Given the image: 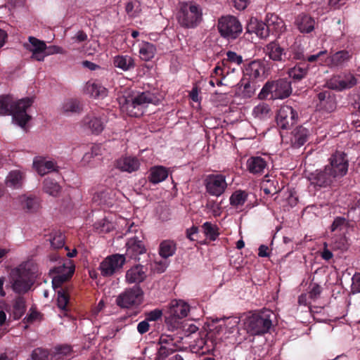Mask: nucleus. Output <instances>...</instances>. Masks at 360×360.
I'll use <instances>...</instances> for the list:
<instances>
[{"label": "nucleus", "mask_w": 360, "mask_h": 360, "mask_svg": "<svg viewBox=\"0 0 360 360\" xmlns=\"http://www.w3.org/2000/svg\"><path fill=\"white\" fill-rule=\"evenodd\" d=\"M352 56V53L347 50L339 51L329 55V68H342L350 60Z\"/></svg>", "instance_id": "nucleus-26"}, {"label": "nucleus", "mask_w": 360, "mask_h": 360, "mask_svg": "<svg viewBox=\"0 0 360 360\" xmlns=\"http://www.w3.org/2000/svg\"><path fill=\"white\" fill-rule=\"evenodd\" d=\"M176 251V244L174 241L166 240H163L159 247V254L165 259L172 256Z\"/></svg>", "instance_id": "nucleus-43"}, {"label": "nucleus", "mask_w": 360, "mask_h": 360, "mask_svg": "<svg viewBox=\"0 0 360 360\" xmlns=\"http://www.w3.org/2000/svg\"><path fill=\"white\" fill-rule=\"evenodd\" d=\"M15 200L26 213H36L41 208L40 200L33 195H21Z\"/></svg>", "instance_id": "nucleus-18"}, {"label": "nucleus", "mask_w": 360, "mask_h": 360, "mask_svg": "<svg viewBox=\"0 0 360 360\" xmlns=\"http://www.w3.org/2000/svg\"><path fill=\"white\" fill-rule=\"evenodd\" d=\"M356 84L357 79L350 72L334 75L327 82V86L330 89L338 91L350 89Z\"/></svg>", "instance_id": "nucleus-13"}, {"label": "nucleus", "mask_w": 360, "mask_h": 360, "mask_svg": "<svg viewBox=\"0 0 360 360\" xmlns=\"http://www.w3.org/2000/svg\"><path fill=\"white\" fill-rule=\"evenodd\" d=\"M272 315L273 313L269 310L248 314L243 320L244 328L251 335L265 334L272 326Z\"/></svg>", "instance_id": "nucleus-5"}, {"label": "nucleus", "mask_w": 360, "mask_h": 360, "mask_svg": "<svg viewBox=\"0 0 360 360\" xmlns=\"http://www.w3.org/2000/svg\"><path fill=\"white\" fill-rule=\"evenodd\" d=\"M49 240L53 248H60L64 245L65 237L60 232H56L51 235Z\"/></svg>", "instance_id": "nucleus-51"}, {"label": "nucleus", "mask_w": 360, "mask_h": 360, "mask_svg": "<svg viewBox=\"0 0 360 360\" xmlns=\"http://www.w3.org/2000/svg\"><path fill=\"white\" fill-rule=\"evenodd\" d=\"M292 92L291 84L285 79H281L271 83H266L261 91V94L267 96L271 94L273 99H283L288 97Z\"/></svg>", "instance_id": "nucleus-9"}, {"label": "nucleus", "mask_w": 360, "mask_h": 360, "mask_svg": "<svg viewBox=\"0 0 360 360\" xmlns=\"http://www.w3.org/2000/svg\"><path fill=\"white\" fill-rule=\"evenodd\" d=\"M37 273V266L32 262L22 264L13 270L11 278L13 291L19 294L27 292L33 284Z\"/></svg>", "instance_id": "nucleus-4"}, {"label": "nucleus", "mask_w": 360, "mask_h": 360, "mask_svg": "<svg viewBox=\"0 0 360 360\" xmlns=\"http://www.w3.org/2000/svg\"><path fill=\"white\" fill-rule=\"evenodd\" d=\"M125 11L130 17H136L141 11V4L138 1H129L126 4Z\"/></svg>", "instance_id": "nucleus-49"}, {"label": "nucleus", "mask_w": 360, "mask_h": 360, "mask_svg": "<svg viewBox=\"0 0 360 360\" xmlns=\"http://www.w3.org/2000/svg\"><path fill=\"white\" fill-rule=\"evenodd\" d=\"M75 266L70 260H68L62 265L50 270L52 275V285L55 290H57V304L62 310H67V305L69 302V295L67 291L60 288L63 283L68 280L73 274Z\"/></svg>", "instance_id": "nucleus-3"}, {"label": "nucleus", "mask_w": 360, "mask_h": 360, "mask_svg": "<svg viewBox=\"0 0 360 360\" xmlns=\"http://www.w3.org/2000/svg\"><path fill=\"white\" fill-rule=\"evenodd\" d=\"M307 65L299 63L289 70L288 75L293 79L300 80L307 75Z\"/></svg>", "instance_id": "nucleus-44"}, {"label": "nucleus", "mask_w": 360, "mask_h": 360, "mask_svg": "<svg viewBox=\"0 0 360 360\" xmlns=\"http://www.w3.org/2000/svg\"><path fill=\"white\" fill-rule=\"evenodd\" d=\"M25 172L20 169L11 171L6 178V185L7 187L18 189L20 188L25 181Z\"/></svg>", "instance_id": "nucleus-28"}, {"label": "nucleus", "mask_w": 360, "mask_h": 360, "mask_svg": "<svg viewBox=\"0 0 360 360\" xmlns=\"http://www.w3.org/2000/svg\"><path fill=\"white\" fill-rule=\"evenodd\" d=\"M271 110L265 103H260L252 109V115L259 120H266L271 116Z\"/></svg>", "instance_id": "nucleus-39"}, {"label": "nucleus", "mask_w": 360, "mask_h": 360, "mask_svg": "<svg viewBox=\"0 0 360 360\" xmlns=\"http://www.w3.org/2000/svg\"><path fill=\"white\" fill-rule=\"evenodd\" d=\"M321 287L316 284V283H312L310 285V290H309V297L311 298H316L317 297L321 292Z\"/></svg>", "instance_id": "nucleus-62"}, {"label": "nucleus", "mask_w": 360, "mask_h": 360, "mask_svg": "<svg viewBox=\"0 0 360 360\" xmlns=\"http://www.w3.org/2000/svg\"><path fill=\"white\" fill-rule=\"evenodd\" d=\"M113 65L123 71H129L135 67L134 59L128 55H118L113 58Z\"/></svg>", "instance_id": "nucleus-33"}, {"label": "nucleus", "mask_w": 360, "mask_h": 360, "mask_svg": "<svg viewBox=\"0 0 360 360\" xmlns=\"http://www.w3.org/2000/svg\"><path fill=\"white\" fill-rule=\"evenodd\" d=\"M61 110L64 114L78 113L82 110L80 102L75 99L65 100L61 106Z\"/></svg>", "instance_id": "nucleus-40"}, {"label": "nucleus", "mask_w": 360, "mask_h": 360, "mask_svg": "<svg viewBox=\"0 0 360 360\" xmlns=\"http://www.w3.org/2000/svg\"><path fill=\"white\" fill-rule=\"evenodd\" d=\"M98 45L96 41L86 44L84 47V53L87 56H93L98 51Z\"/></svg>", "instance_id": "nucleus-58"}, {"label": "nucleus", "mask_w": 360, "mask_h": 360, "mask_svg": "<svg viewBox=\"0 0 360 360\" xmlns=\"http://www.w3.org/2000/svg\"><path fill=\"white\" fill-rule=\"evenodd\" d=\"M248 198V194L243 191H236L230 197V204L238 208L243 206L246 202Z\"/></svg>", "instance_id": "nucleus-45"}, {"label": "nucleus", "mask_w": 360, "mask_h": 360, "mask_svg": "<svg viewBox=\"0 0 360 360\" xmlns=\"http://www.w3.org/2000/svg\"><path fill=\"white\" fill-rule=\"evenodd\" d=\"M266 23L269 32L276 34L282 33L285 29L283 20L275 14H268Z\"/></svg>", "instance_id": "nucleus-31"}, {"label": "nucleus", "mask_w": 360, "mask_h": 360, "mask_svg": "<svg viewBox=\"0 0 360 360\" xmlns=\"http://www.w3.org/2000/svg\"><path fill=\"white\" fill-rule=\"evenodd\" d=\"M87 39V34L82 30L78 31L75 36L71 37L72 43H81Z\"/></svg>", "instance_id": "nucleus-61"}, {"label": "nucleus", "mask_w": 360, "mask_h": 360, "mask_svg": "<svg viewBox=\"0 0 360 360\" xmlns=\"http://www.w3.org/2000/svg\"><path fill=\"white\" fill-rule=\"evenodd\" d=\"M315 20L307 14L302 13L295 20V25L302 33H310L315 28Z\"/></svg>", "instance_id": "nucleus-27"}, {"label": "nucleus", "mask_w": 360, "mask_h": 360, "mask_svg": "<svg viewBox=\"0 0 360 360\" xmlns=\"http://www.w3.org/2000/svg\"><path fill=\"white\" fill-rule=\"evenodd\" d=\"M306 60L309 63H315L319 65L329 68V55L326 50L310 55L306 58Z\"/></svg>", "instance_id": "nucleus-41"}, {"label": "nucleus", "mask_w": 360, "mask_h": 360, "mask_svg": "<svg viewBox=\"0 0 360 360\" xmlns=\"http://www.w3.org/2000/svg\"><path fill=\"white\" fill-rule=\"evenodd\" d=\"M110 198V193L108 190L100 191L97 193L94 197V200H99L100 204L108 203V200Z\"/></svg>", "instance_id": "nucleus-55"}, {"label": "nucleus", "mask_w": 360, "mask_h": 360, "mask_svg": "<svg viewBox=\"0 0 360 360\" xmlns=\"http://www.w3.org/2000/svg\"><path fill=\"white\" fill-rule=\"evenodd\" d=\"M174 351V347H169L166 345L160 346L158 352V360H164L169 355L172 354Z\"/></svg>", "instance_id": "nucleus-53"}, {"label": "nucleus", "mask_w": 360, "mask_h": 360, "mask_svg": "<svg viewBox=\"0 0 360 360\" xmlns=\"http://www.w3.org/2000/svg\"><path fill=\"white\" fill-rule=\"evenodd\" d=\"M143 292L139 286L126 289L116 298L117 304L122 308H129L141 304Z\"/></svg>", "instance_id": "nucleus-10"}, {"label": "nucleus", "mask_w": 360, "mask_h": 360, "mask_svg": "<svg viewBox=\"0 0 360 360\" xmlns=\"http://www.w3.org/2000/svg\"><path fill=\"white\" fill-rule=\"evenodd\" d=\"M245 74L252 79L261 78L264 74V67L259 60H254L245 68Z\"/></svg>", "instance_id": "nucleus-35"}, {"label": "nucleus", "mask_w": 360, "mask_h": 360, "mask_svg": "<svg viewBox=\"0 0 360 360\" xmlns=\"http://www.w3.org/2000/svg\"><path fill=\"white\" fill-rule=\"evenodd\" d=\"M218 30L220 34L228 39H236L242 32V25L234 16L226 15L218 20Z\"/></svg>", "instance_id": "nucleus-8"}, {"label": "nucleus", "mask_w": 360, "mask_h": 360, "mask_svg": "<svg viewBox=\"0 0 360 360\" xmlns=\"http://www.w3.org/2000/svg\"><path fill=\"white\" fill-rule=\"evenodd\" d=\"M32 359L33 360H50V353L47 349L37 348L32 352Z\"/></svg>", "instance_id": "nucleus-52"}, {"label": "nucleus", "mask_w": 360, "mask_h": 360, "mask_svg": "<svg viewBox=\"0 0 360 360\" xmlns=\"http://www.w3.org/2000/svg\"><path fill=\"white\" fill-rule=\"evenodd\" d=\"M352 280V292L353 293L360 292V274H355Z\"/></svg>", "instance_id": "nucleus-59"}, {"label": "nucleus", "mask_w": 360, "mask_h": 360, "mask_svg": "<svg viewBox=\"0 0 360 360\" xmlns=\"http://www.w3.org/2000/svg\"><path fill=\"white\" fill-rule=\"evenodd\" d=\"M317 97L319 101L318 106L320 109L330 112L335 108L334 98L330 96L329 91L320 92Z\"/></svg>", "instance_id": "nucleus-36"}, {"label": "nucleus", "mask_w": 360, "mask_h": 360, "mask_svg": "<svg viewBox=\"0 0 360 360\" xmlns=\"http://www.w3.org/2000/svg\"><path fill=\"white\" fill-rule=\"evenodd\" d=\"M168 176V170L163 166H155L150 169L148 176V181L157 184L165 181Z\"/></svg>", "instance_id": "nucleus-32"}, {"label": "nucleus", "mask_w": 360, "mask_h": 360, "mask_svg": "<svg viewBox=\"0 0 360 360\" xmlns=\"http://www.w3.org/2000/svg\"><path fill=\"white\" fill-rule=\"evenodd\" d=\"M32 103V99L30 98L15 101L11 96H1L0 115H11L13 122L24 129L31 119V117L27 113V110Z\"/></svg>", "instance_id": "nucleus-1"}, {"label": "nucleus", "mask_w": 360, "mask_h": 360, "mask_svg": "<svg viewBox=\"0 0 360 360\" xmlns=\"http://www.w3.org/2000/svg\"><path fill=\"white\" fill-rule=\"evenodd\" d=\"M226 56H227L228 61L235 63L238 65H240L243 62L242 56L240 55H238L236 53H235L233 51H228L226 53Z\"/></svg>", "instance_id": "nucleus-56"}, {"label": "nucleus", "mask_w": 360, "mask_h": 360, "mask_svg": "<svg viewBox=\"0 0 360 360\" xmlns=\"http://www.w3.org/2000/svg\"><path fill=\"white\" fill-rule=\"evenodd\" d=\"M205 207L214 217H219L221 213V205L214 200H207Z\"/></svg>", "instance_id": "nucleus-50"}, {"label": "nucleus", "mask_w": 360, "mask_h": 360, "mask_svg": "<svg viewBox=\"0 0 360 360\" xmlns=\"http://www.w3.org/2000/svg\"><path fill=\"white\" fill-rule=\"evenodd\" d=\"M345 223V219L342 217H337L333 221L331 225L330 229L332 231H335L341 228Z\"/></svg>", "instance_id": "nucleus-64"}, {"label": "nucleus", "mask_w": 360, "mask_h": 360, "mask_svg": "<svg viewBox=\"0 0 360 360\" xmlns=\"http://www.w3.org/2000/svg\"><path fill=\"white\" fill-rule=\"evenodd\" d=\"M291 56V60H304V50L298 43H294L288 50V56Z\"/></svg>", "instance_id": "nucleus-46"}, {"label": "nucleus", "mask_w": 360, "mask_h": 360, "mask_svg": "<svg viewBox=\"0 0 360 360\" xmlns=\"http://www.w3.org/2000/svg\"><path fill=\"white\" fill-rule=\"evenodd\" d=\"M84 92L94 98H103L108 95V89L101 84L89 82L84 87Z\"/></svg>", "instance_id": "nucleus-30"}, {"label": "nucleus", "mask_w": 360, "mask_h": 360, "mask_svg": "<svg viewBox=\"0 0 360 360\" xmlns=\"http://www.w3.org/2000/svg\"><path fill=\"white\" fill-rule=\"evenodd\" d=\"M162 316V310L155 309L145 314L146 319L148 321H156Z\"/></svg>", "instance_id": "nucleus-54"}, {"label": "nucleus", "mask_w": 360, "mask_h": 360, "mask_svg": "<svg viewBox=\"0 0 360 360\" xmlns=\"http://www.w3.org/2000/svg\"><path fill=\"white\" fill-rule=\"evenodd\" d=\"M65 53L63 49L60 46L53 45L50 46H46V49L45 51V58L48 56L60 53L63 54Z\"/></svg>", "instance_id": "nucleus-57"}, {"label": "nucleus", "mask_w": 360, "mask_h": 360, "mask_svg": "<svg viewBox=\"0 0 360 360\" xmlns=\"http://www.w3.org/2000/svg\"><path fill=\"white\" fill-rule=\"evenodd\" d=\"M297 117V112L291 106L283 105L278 110L277 124L280 128L287 129L296 122Z\"/></svg>", "instance_id": "nucleus-15"}, {"label": "nucleus", "mask_w": 360, "mask_h": 360, "mask_svg": "<svg viewBox=\"0 0 360 360\" xmlns=\"http://www.w3.org/2000/svg\"><path fill=\"white\" fill-rule=\"evenodd\" d=\"M176 19L181 27L194 28L202 20V8L193 2L183 3L180 5L177 12Z\"/></svg>", "instance_id": "nucleus-6"}, {"label": "nucleus", "mask_w": 360, "mask_h": 360, "mask_svg": "<svg viewBox=\"0 0 360 360\" xmlns=\"http://www.w3.org/2000/svg\"><path fill=\"white\" fill-rule=\"evenodd\" d=\"M223 324L219 325V329L217 330V333L219 334L220 330H223V328H225L226 330H229V331L233 332V330L235 329L238 323L239 320L236 317H229L223 319Z\"/></svg>", "instance_id": "nucleus-48"}, {"label": "nucleus", "mask_w": 360, "mask_h": 360, "mask_svg": "<svg viewBox=\"0 0 360 360\" xmlns=\"http://www.w3.org/2000/svg\"><path fill=\"white\" fill-rule=\"evenodd\" d=\"M264 51L271 60L276 62H285L291 58V56H288V52L276 41L266 44Z\"/></svg>", "instance_id": "nucleus-17"}, {"label": "nucleus", "mask_w": 360, "mask_h": 360, "mask_svg": "<svg viewBox=\"0 0 360 360\" xmlns=\"http://www.w3.org/2000/svg\"><path fill=\"white\" fill-rule=\"evenodd\" d=\"M148 274V268L141 264H136L126 271L125 280L127 283H140L143 282Z\"/></svg>", "instance_id": "nucleus-22"}, {"label": "nucleus", "mask_w": 360, "mask_h": 360, "mask_svg": "<svg viewBox=\"0 0 360 360\" xmlns=\"http://www.w3.org/2000/svg\"><path fill=\"white\" fill-rule=\"evenodd\" d=\"M309 136V131L307 129L302 126L296 127L292 131V144L295 147H300L307 142Z\"/></svg>", "instance_id": "nucleus-34"}, {"label": "nucleus", "mask_w": 360, "mask_h": 360, "mask_svg": "<svg viewBox=\"0 0 360 360\" xmlns=\"http://www.w3.org/2000/svg\"><path fill=\"white\" fill-rule=\"evenodd\" d=\"M202 228L207 238L211 240H215L219 236L218 228L216 225L210 222H205Z\"/></svg>", "instance_id": "nucleus-47"}, {"label": "nucleus", "mask_w": 360, "mask_h": 360, "mask_svg": "<svg viewBox=\"0 0 360 360\" xmlns=\"http://www.w3.org/2000/svg\"><path fill=\"white\" fill-rule=\"evenodd\" d=\"M126 262L124 255L115 254L107 257L99 265V270L103 276H111L118 272Z\"/></svg>", "instance_id": "nucleus-12"}, {"label": "nucleus", "mask_w": 360, "mask_h": 360, "mask_svg": "<svg viewBox=\"0 0 360 360\" xmlns=\"http://www.w3.org/2000/svg\"><path fill=\"white\" fill-rule=\"evenodd\" d=\"M349 167L347 154L342 151H335L328 159L326 169L329 170L337 180L345 176Z\"/></svg>", "instance_id": "nucleus-7"}, {"label": "nucleus", "mask_w": 360, "mask_h": 360, "mask_svg": "<svg viewBox=\"0 0 360 360\" xmlns=\"http://www.w3.org/2000/svg\"><path fill=\"white\" fill-rule=\"evenodd\" d=\"M157 51L155 45L148 41H142L140 44V58L145 61H149L154 58Z\"/></svg>", "instance_id": "nucleus-38"}, {"label": "nucleus", "mask_w": 360, "mask_h": 360, "mask_svg": "<svg viewBox=\"0 0 360 360\" xmlns=\"http://www.w3.org/2000/svg\"><path fill=\"white\" fill-rule=\"evenodd\" d=\"M33 165L41 176H44L51 172L57 171L58 168L54 161L47 160L42 157L35 158L33 161Z\"/></svg>", "instance_id": "nucleus-25"}, {"label": "nucleus", "mask_w": 360, "mask_h": 360, "mask_svg": "<svg viewBox=\"0 0 360 360\" xmlns=\"http://www.w3.org/2000/svg\"><path fill=\"white\" fill-rule=\"evenodd\" d=\"M72 352L71 347L68 345L55 347L50 352V360H68L72 357Z\"/></svg>", "instance_id": "nucleus-37"}, {"label": "nucleus", "mask_w": 360, "mask_h": 360, "mask_svg": "<svg viewBox=\"0 0 360 360\" xmlns=\"http://www.w3.org/2000/svg\"><path fill=\"white\" fill-rule=\"evenodd\" d=\"M142 235L139 233V236H134L129 238L126 243V255L131 258L136 259V257L146 252V248L142 241Z\"/></svg>", "instance_id": "nucleus-20"}, {"label": "nucleus", "mask_w": 360, "mask_h": 360, "mask_svg": "<svg viewBox=\"0 0 360 360\" xmlns=\"http://www.w3.org/2000/svg\"><path fill=\"white\" fill-rule=\"evenodd\" d=\"M206 192L212 196L219 197L226 191L228 184L226 176L221 174L207 175L204 180Z\"/></svg>", "instance_id": "nucleus-11"}, {"label": "nucleus", "mask_w": 360, "mask_h": 360, "mask_svg": "<svg viewBox=\"0 0 360 360\" xmlns=\"http://www.w3.org/2000/svg\"><path fill=\"white\" fill-rule=\"evenodd\" d=\"M190 307L184 300H174L169 303L168 313L172 319H181L187 316Z\"/></svg>", "instance_id": "nucleus-21"}, {"label": "nucleus", "mask_w": 360, "mask_h": 360, "mask_svg": "<svg viewBox=\"0 0 360 360\" xmlns=\"http://www.w3.org/2000/svg\"><path fill=\"white\" fill-rule=\"evenodd\" d=\"M247 30L250 33H255L261 39H265L269 35V30L266 22L252 19L248 25Z\"/></svg>", "instance_id": "nucleus-29"}, {"label": "nucleus", "mask_w": 360, "mask_h": 360, "mask_svg": "<svg viewBox=\"0 0 360 360\" xmlns=\"http://www.w3.org/2000/svg\"><path fill=\"white\" fill-rule=\"evenodd\" d=\"M149 328H150V325L148 323V321L146 319L141 321L137 325V330L141 335L148 332L149 330Z\"/></svg>", "instance_id": "nucleus-63"}, {"label": "nucleus", "mask_w": 360, "mask_h": 360, "mask_svg": "<svg viewBox=\"0 0 360 360\" xmlns=\"http://www.w3.org/2000/svg\"><path fill=\"white\" fill-rule=\"evenodd\" d=\"M140 162L136 158L126 156L119 158L115 162V167L122 172L131 173L136 171Z\"/></svg>", "instance_id": "nucleus-24"}, {"label": "nucleus", "mask_w": 360, "mask_h": 360, "mask_svg": "<svg viewBox=\"0 0 360 360\" xmlns=\"http://www.w3.org/2000/svg\"><path fill=\"white\" fill-rule=\"evenodd\" d=\"M43 191L49 195L56 197L60 193L61 187L55 180L46 178L43 182Z\"/></svg>", "instance_id": "nucleus-42"}, {"label": "nucleus", "mask_w": 360, "mask_h": 360, "mask_svg": "<svg viewBox=\"0 0 360 360\" xmlns=\"http://www.w3.org/2000/svg\"><path fill=\"white\" fill-rule=\"evenodd\" d=\"M24 48L32 53L31 58L37 61H44L46 44L45 41L34 37H29L28 42L23 44Z\"/></svg>", "instance_id": "nucleus-16"}, {"label": "nucleus", "mask_w": 360, "mask_h": 360, "mask_svg": "<svg viewBox=\"0 0 360 360\" xmlns=\"http://www.w3.org/2000/svg\"><path fill=\"white\" fill-rule=\"evenodd\" d=\"M82 126L89 129L92 134H98L104 129L105 119L95 113L88 114L83 118Z\"/></svg>", "instance_id": "nucleus-19"}, {"label": "nucleus", "mask_w": 360, "mask_h": 360, "mask_svg": "<svg viewBox=\"0 0 360 360\" xmlns=\"http://www.w3.org/2000/svg\"><path fill=\"white\" fill-rule=\"evenodd\" d=\"M267 165L268 162L266 158L261 156H252L246 162L247 169L252 174H263Z\"/></svg>", "instance_id": "nucleus-23"}, {"label": "nucleus", "mask_w": 360, "mask_h": 360, "mask_svg": "<svg viewBox=\"0 0 360 360\" xmlns=\"http://www.w3.org/2000/svg\"><path fill=\"white\" fill-rule=\"evenodd\" d=\"M121 110L131 117H139L149 103L156 104L157 97L150 91L127 93L118 98Z\"/></svg>", "instance_id": "nucleus-2"}, {"label": "nucleus", "mask_w": 360, "mask_h": 360, "mask_svg": "<svg viewBox=\"0 0 360 360\" xmlns=\"http://www.w3.org/2000/svg\"><path fill=\"white\" fill-rule=\"evenodd\" d=\"M308 179L311 184L319 188L331 186L338 181L329 170L326 169V166L323 169L310 173Z\"/></svg>", "instance_id": "nucleus-14"}, {"label": "nucleus", "mask_w": 360, "mask_h": 360, "mask_svg": "<svg viewBox=\"0 0 360 360\" xmlns=\"http://www.w3.org/2000/svg\"><path fill=\"white\" fill-rule=\"evenodd\" d=\"M158 343L160 346L166 345L169 347H174V338L171 335H162L160 337Z\"/></svg>", "instance_id": "nucleus-60"}]
</instances>
